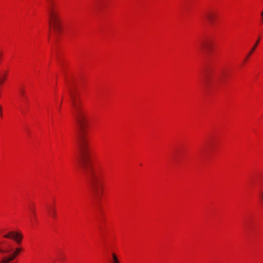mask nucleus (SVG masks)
Returning <instances> with one entry per match:
<instances>
[{
	"mask_svg": "<svg viewBox=\"0 0 263 263\" xmlns=\"http://www.w3.org/2000/svg\"><path fill=\"white\" fill-rule=\"evenodd\" d=\"M12 250L10 247L3 248L0 247V252L3 254H9Z\"/></svg>",
	"mask_w": 263,
	"mask_h": 263,
	"instance_id": "nucleus-6",
	"label": "nucleus"
},
{
	"mask_svg": "<svg viewBox=\"0 0 263 263\" xmlns=\"http://www.w3.org/2000/svg\"><path fill=\"white\" fill-rule=\"evenodd\" d=\"M206 83H207V85H208V81H209V78H206Z\"/></svg>",
	"mask_w": 263,
	"mask_h": 263,
	"instance_id": "nucleus-16",
	"label": "nucleus"
},
{
	"mask_svg": "<svg viewBox=\"0 0 263 263\" xmlns=\"http://www.w3.org/2000/svg\"><path fill=\"white\" fill-rule=\"evenodd\" d=\"M201 47L203 50H209L212 48V44L209 41H205L202 43Z\"/></svg>",
	"mask_w": 263,
	"mask_h": 263,
	"instance_id": "nucleus-5",
	"label": "nucleus"
},
{
	"mask_svg": "<svg viewBox=\"0 0 263 263\" xmlns=\"http://www.w3.org/2000/svg\"><path fill=\"white\" fill-rule=\"evenodd\" d=\"M50 212L51 216L52 217L54 218L55 217V212L54 210L53 209H52Z\"/></svg>",
	"mask_w": 263,
	"mask_h": 263,
	"instance_id": "nucleus-10",
	"label": "nucleus"
},
{
	"mask_svg": "<svg viewBox=\"0 0 263 263\" xmlns=\"http://www.w3.org/2000/svg\"><path fill=\"white\" fill-rule=\"evenodd\" d=\"M2 52H1V53H0V57H1V55H2Z\"/></svg>",
	"mask_w": 263,
	"mask_h": 263,
	"instance_id": "nucleus-17",
	"label": "nucleus"
},
{
	"mask_svg": "<svg viewBox=\"0 0 263 263\" xmlns=\"http://www.w3.org/2000/svg\"><path fill=\"white\" fill-rule=\"evenodd\" d=\"M6 76V73H5L4 75V78H2L0 80V84H2L5 80V77Z\"/></svg>",
	"mask_w": 263,
	"mask_h": 263,
	"instance_id": "nucleus-11",
	"label": "nucleus"
},
{
	"mask_svg": "<svg viewBox=\"0 0 263 263\" xmlns=\"http://www.w3.org/2000/svg\"><path fill=\"white\" fill-rule=\"evenodd\" d=\"M69 95L77 125L76 142L80 153V165L90 182L95 197L100 198L103 193L102 186L100 182L101 174L99 171L93 168L90 158L89 142L87 137L88 126L87 114L81 103L77 101L75 92L70 89Z\"/></svg>",
	"mask_w": 263,
	"mask_h": 263,
	"instance_id": "nucleus-1",
	"label": "nucleus"
},
{
	"mask_svg": "<svg viewBox=\"0 0 263 263\" xmlns=\"http://www.w3.org/2000/svg\"><path fill=\"white\" fill-rule=\"evenodd\" d=\"M206 17L210 23H212L214 18V14L212 13H208L206 15Z\"/></svg>",
	"mask_w": 263,
	"mask_h": 263,
	"instance_id": "nucleus-8",
	"label": "nucleus"
},
{
	"mask_svg": "<svg viewBox=\"0 0 263 263\" xmlns=\"http://www.w3.org/2000/svg\"><path fill=\"white\" fill-rule=\"evenodd\" d=\"M20 92L23 96H24L25 92L24 89H21Z\"/></svg>",
	"mask_w": 263,
	"mask_h": 263,
	"instance_id": "nucleus-14",
	"label": "nucleus"
},
{
	"mask_svg": "<svg viewBox=\"0 0 263 263\" xmlns=\"http://www.w3.org/2000/svg\"><path fill=\"white\" fill-rule=\"evenodd\" d=\"M29 208L30 210V211H32L33 214L34 215L35 214V209L32 206H29Z\"/></svg>",
	"mask_w": 263,
	"mask_h": 263,
	"instance_id": "nucleus-12",
	"label": "nucleus"
},
{
	"mask_svg": "<svg viewBox=\"0 0 263 263\" xmlns=\"http://www.w3.org/2000/svg\"><path fill=\"white\" fill-rule=\"evenodd\" d=\"M48 13L50 29L53 30L55 35L60 34L62 30V27L58 10L51 5L48 8Z\"/></svg>",
	"mask_w": 263,
	"mask_h": 263,
	"instance_id": "nucleus-2",
	"label": "nucleus"
},
{
	"mask_svg": "<svg viewBox=\"0 0 263 263\" xmlns=\"http://www.w3.org/2000/svg\"><path fill=\"white\" fill-rule=\"evenodd\" d=\"M4 237L14 239L16 243L20 244L22 239L23 235L20 232L11 231L4 235Z\"/></svg>",
	"mask_w": 263,
	"mask_h": 263,
	"instance_id": "nucleus-4",
	"label": "nucleus"
},
{
	"mask_svg": "<svg viewBox=\"0 0 263 263\" xmlns=\"http://www.w3.org/2000/svg\"><path fill=\"white\" fill-rule=\"evenodd\" d=\"M113 263H119L118 257L114 253L112 254Z\"/></svg>",
	"mask_w": 263,
	"mask_h": 263,
	"instance_id": "nucleus-9",
	"label": "nucleus"
},
{
	"mask_svg": "<svg viewBox=\"0 0 263 263\" xmlns=\"http://www.w3.org/2000/svg\"><path fill=\"white\" fill-rule=\"evenodd\" d=\"M22 251L21 248H16L14 252L8 256H3L1 260V263H9L12 261L17 256V255Z\"/></svg>",
	"mask_w": 263,
	"mask_h": 263,
	"instance_id": "nucleus-3",
	"label": "nucleus"
},
{
	"mask_svg": "<svg viewBox=\"0 0 263 263\" xmlns=\"http://www.w3.org/2000/svg\"><path fill=\"white\" fill-rule=\"evenodd\" d=\"M2 106H0V116L1 117H2Z\"/></svg>",
	"mask_w": 263,
	"mask_h": 263,
	"instance_id": "nucleus-15",
	"label": "nucleus"
},
{
	"mask_svg": "<svg viewBox=\"0 0 263 263\" xmlns=\"http://www.w3.org/2000/svg\"><path fill=\"white\" fill-rule=\"evenodd\" d=\"M259 197H260V200H261V201L263 202V192H260L259 193Z\"/></svg>",
	"mask_w": 263,
	"mask_h": 263,
	"instance_id": "nucleus-13",
	"label": "nucleus"
},
{
	"mask_svg": "<svg viewBox=\"0 0 263 263\" xmlns=\"http://www.w3.org/2000/svg\"><path fill=\"white\" fill-rule=\"evenodd\" d=\"M259 41H260L259 39H258L257 40L256 42L255 43V44H254L253 47L251 49L250 51L249 52L248 55L247 56L246 59H248L249 57V56L255 51V50L256 49L257 46H258V45L259 43Z\"/></svg>",
	"mask_w": 263,
	"mask_h": 263,
	"instance_id": "nucleus-7",
	"label": "nucleus"
}]
</instances>
